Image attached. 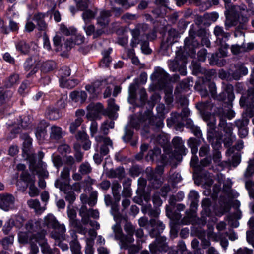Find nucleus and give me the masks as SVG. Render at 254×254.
<instances>
[{"label": "nucleus", "instance_id": "f257e3e1", "mask_svg": "<svg viewBox=\"0 0 254 254\" xmlns=\"http://www.w3.org/2000/svg\"><path fill=\"white\" fill-rule=\"evenodd\" d=\"M40 222H33L32 220L28 221L24 228L19 230L18 233V242L21 244L29 243L31 245V251L29 254H36L39 252V249L36 244L39 240V232L41 227L40 226Z\"/></svg>", "mask_w": 254, "mask_h": 254}, {"label": "nucleus", "instance_id": "f03ea898", "mask_svg": "<svg viewBox=\"0 0 254 254\" xmlns=\"http://www.w3.org/2000/svg\"><path fill=\"white\" fill-rule=\"evenodd\" d=\"M43 226L55 231L54 233L52 232L51 234V237L55 239H60L65 231L64 225L60 224L55 217L51 214H49L45 217Z\"/></svg>", "mask_w": 254, "mask_h": 254}, {"label": "nucleus", "instance_id": "7ed1b4c3", "mask_svg": "<svg viewBox=\"0 0 254 254\" xmlns=\"http://www.w3.org/2000/svg\"><path fill=\"white\" fill-rule=\"evenodd\" d=\"M29 155H33L35 157V162H33L32 163V166L34 168H33L32 169L30 168V170L33 174H39L40 176L43 177L47 176L48 173L46 171L47 165L41 160L44 156V153L41 151H39L37 154V158L35 154H29Z\"/></svg>", "mask_w": 254, "mask_h": 254}, {"label": "nucleus", "instance_id": "20e7f679", "mask_svg": "<svg viewBox=\"0 0 254 254\" xmlns=\"http://www.w3.org/2000/svg\"><path fill=\"white\" fill-rule=\"evenodd\" d=\"M15 198L11 194H0V208L8 211L14 208Z\"/></svg>", "mask_w": 254, "mask_h": 254}, {"label": "nucleus", "instance_id": "39448f33", "mask_svg": "<svg viewBox=\"0 0 254 254\" xmlns=\"http://www.w3.org/2000/svg\"><path fill=\"white\" fill-rule=\"evenodd\" d=\"M88 113L86 117L88 119L93 120L98 117L99 114L103 112V106L100 103H91L87 107Z\"/></svg>", "mask_w": 254, "mask_h": 254}, {"label": "nucleus", "instance_id": "423d86ee", "mask_svg": "<svg viewBox=\"0 0 254 254\" xmlns=\"http://www.w3.org/2000/svg\"><path fill=\"white\" fill-rule=\"evenodd\" d=\"M151 252L153 254H158L157 252L166 251L167 246L166 243V238L164 237H158L156 238L155 242L149 246Z\"/></svg>", "mask_w": 254, "mask_h": 254}, {"label": "nucleus", "instance_id": "0eeeda50", "mask_svg": "<svg viewBox=\"0 0 254 254\" xmlns=\"http://www.w3.org/2000/svg\"><path fill=\"white\" fill-rule=\"evenodd\" d=\"M208 126L207 139L210 142L212 143V146L216 149L219 148L221 146V142L220 139L215 137V123L208 122L207 123Z\"/></svg>", "mask_w": 254, "mask_h": 254}, {"label": "nucleus", "instance_id": "6e6552de", "mask_svg": "<svg viewBox=\"0 0 254 254\" xmlns=\"http://www.w3.org/2000/svg\"><path fill=\"white\" fill-rule=\"evenodd\" d=\"M95 140L98 143H103V145L100 148V153L102 156L107 155L109 152L108 146H109L111 148H112V141L108 137H104L101 135L96 136Z\"/></svg>", "mask_w": 254, "mask_h": 254}, {"label": "nucleus", "instance_id": "1a4fd4ad", "mask_svg": "<svg viewBox=\"0 0 254 254\" xmlns=\"http://www.w3.org/2000/svg\"><path fill=\"white\" fill-rule=\"evenodd\" d=\"M32 144L31 139L27 135H26V139L24 140L23 142V151L24 153V156H26V159H28L29 161V168L32 169L33 168H34L32 166L33 162H35V157L33 155H30V153H28L29 148Z\"/></svg>", "mask_w": 254, "mask_h": 254}, {"label": "nucleus", "instance_id": "9d476101", "mask_svg": "<svg viewBox=\"0 0 254 254\" xmlns=\"http://www.w3.org/2000/svg\"><path fill=\"white\" fill-rule=\"evenodd\" d=\"M125 230L128 234L127 235L125 236L127 237L126 242L128 243V248L129 249V252H131L132 248L135 249V251H137V248L133 246L131 247V244L134 242V239L133 238V235L134 233V227L130 223H127L125 226Z\"/></svg>", "mask_w": 254, "mask_h": 254}, {"label": "nucleus", "instance_id": "9b49d317", "mask_svg": "<svg viewBox=\"0 0 254 254\" xmlns=\"http://www.w3.org/2000/svg\"><path fill=\"white\" fill-rule=\"evenodd\" d=\"M113 229L115 233L116 237L120 241V245L122 248L127 249L128 243L126 242L127 239L125 235L122 234L120 225L118 223L113 226Z\"/></svg>", "mask_w": 254, "mask_h": 254}, {"label": "nucleus", "instance_id": "f8f14e48", "mask_svg": "<svg viewBox=\"0 0 254 254\" xmlns=\"http://www.w3.org/2000/svg\"><path fill=\"white\" fill-rule=\"evenodd\" d=\"M20 180L21 181H18L17 182V186L20 189L22 190L21 187V181H23L26 185V187H23V190H24L25 188L30 184L34 183L35 182V177L34 176L30 175L29 173L27 172H22V174L20 175Z\"/></svg>", "mask_w": 254, "mask_h": 254}, {"label": "nucleus", "instance_id": "ddd939ff", "mask_svg": "<svg viewBox=\"0 0 254 254\" xmlns=\"http://www.w3.org/2000/svg\"><path fill=\"white\" fill-rule=\"evenodd\" d=\"M37 45L33 42L27 44L24 41H20L16 45V49L22 53L27 54L32 50H35Z\"/></svg>", "mask_w": 254, "mask_h": 254}, {"label": "nucleus", "instance_id": "4468645a", "mask_svg": "<svg viewBox=\"0 0 254 254\" xmlns=\"http://www.w3.org/2000/svg\"><path fill=\"white\" fill-rule=\"evenodd\" d=\"M172 143L175 151L180 155H186L187 149L184 145V142L179 137H175L172 140Z\"/></svg>", "mask_w": 254, "mask_h": 254}, {"label": "nucleus", "instance_id": "2eb2a0df", "mask_svg": "<svg viewBox=\"0 0 254 254\" xmlns=\"http://www.w3.org/2000/svg\"><path fill=\"white\" fill-rule=\"evenodd\" d=\"M111 16L109 11L102 10L97 18V24L102 27H105L109 22V17Z\"/></svg>", "mask_w": 254, "mask_h": 254}, {"label": "nucleus", "instance_id": "dca6fc26", "mask_svg": "<svg viewBox=\"0 0 254 254\" xmlns=\"http://www.w3.org/2000/svg\"><path fill=\"white\" fill-rule=\"evenodd\" d=\"M72 100L75 102L82 103L87 98V94L85 91H73L70 94Z\"/></svg>", "mask_w": 254, "mask_h": 254}, {"label": "nucleus", "instance_id": "f3484780", "mask_svg": "<svg viewBox=\"0 0 254 254\" xmlns=\"http://www.w3.org/2000/svg\"><path fill=\"white\" fill-rule=\"evenodd\" d=\"M108 115L110 118L116 119L117 115L116 111L119 110V107L115 103V100L113 99H110L108 101Z\"/></svg>", "mask_w": 254, "mask_h": 254}, {"label": "nucleus", "instance_id": "a211bd4d", "mask_svg": "<svg viewBox=\"0 0 254 254\" xmlns=\"http://www.w3.org/2000/svg\"><path fill=\"white\" fill-rule=\"evenodd\" d=\"M44 235L45 233L39 235V239L35 240V241H38V244L41 246L42 251L44 254H51V250L45 240Z\"/></svg>", "mask_w": 254, "mask_h": 254}, {"label": "nucleus", "instance_id": "6ab92c4d", "mask_svg": "<svg viewBox=\"0 0 254 254\" xmlns=\"http://www.w3.org/2000/svg\"><path fill=\"white\" fill-rule=\"evenodd\" d=\"M217 99L218 100H227L229 102L232 101L234 99V95L232 92V87L231 86L228 87L225 91L220 94Z\"/></svg>", "mask_w": 254, "mask_h": 254}, {"label": "nucleus", "instance_id": "aec40b11", "mask_svg": "<svg viewBox=\"0 0 254 254\" xmlns=\"http://www.w3.org/2000/svg\"><path fill=\"white\" fill-rule=\"evenodd\" d=\"M55 186L56 188H59L61 190H63L65 192V193L66 194L65 196V199L69 201L70 202H73L75 199V196L74 193L72 191H70L69 192H67L66 190L64 189L63 184L61 182V181L57 179L55 182Z\"/></svg>", "mask_w": 254, "mask_h": 254}, {"label": "nucleus", "instance_id": "412c9836", "mask_svg": "<svg viewBox=\"0 0 254 254\" xmlns=\"http://www.w3.org/2000/svg\"><path fill=\"white\" fill-rule=\"evenodd\" d=\"M97 13V9L91 10L87 9L83 12L82 14V17L85 23L90 22L92 19L95 18V15Z\"/></svg>", "mask_w": 254, "mask_h": 254}, {"label": "nucleus", "instance_id": "4be33fe9", "mask_svg": "<svg viewBox=\"0 0 254 254\" xmlns=\"http://www.w3.org/2000/svg\"><path fill=\"white\" fill-rule=\"evenodd\" d=\"M46 127V123L45 122H42L37 127L35 131V135L38 140H41L45 137L46 135L45 129Z\"/></svg>", "mask_w": 254, "mask_h": 254}, {"label": "nucleus", "instance_id": "5701e85b", "mask_svg": "<svg viewBox=\"0 0 254 254\" xmlns=\"http://www.w3.org/2000/svg\"><path fill=\"white\" fill-rule=\"evenodd\" d=\"M32 64L33 62L31 59L28 60L24 63L25 70L27 71H29V72L27 74V77L32 76L33 74L36 73L38 70V68L36 66H33Z\"/></svg>", "mask_w": 254, "mask_h": 254}, {"label": "nucleus", "instance_id": "b1692460", "mask_svg": "<svg viewBox=\"0 0 254 254\" xmlns=\"http://www.w3.org/2000/svg\"><path fill=\"white\" fill-rule=\"evenodd\" d=\"M86 23L83 28L87 35H93L94 38L97 37L103 33V31L101 30H98L95 31V27L93 25H87Z\"/></svg>", "mask_w": 254, "mask_h": 254}, {"label": "nucleus", "instance_id": "393cba45", "mask_svg": "<svg viewBox=\"0 0 254 254\" xmlns=\"http://www.w3.org/2000/svg\"><path fill=\"white\" fill-rule=\"evenodd\" d=\"M44 15L38 14L35 15L34 20L36 22L39 30L45 31L47 28V24L44 21Z\"/></svg>", "mask_w": 254, "mask_h": 254}, {"label": "nucleus", "instance_id": "a878e982", "mask_svg": "<svg viewBox=\"0 0 254 254\" xmlns=\"http://www.w3.org/2000/svg\"><path fill=\"white\" fill-rule=\"evenodd\" d=\"M78 83V81L75 79L66 80L65 78H61L60 84L62 87L72 88L74 87Z\"/></svg>", "mask_w": 254, "mask_h": 254}, {"label": "nucleus", "instance_id": "bb28decb", "mask_svg": "<svg viewBox=\"0 0 254 254\" xmlns=\"http://www.w3.org/2000/svg\"><path fill=\"white\" fill-rule=\"evenodd\" d=\"M29 207L33 208L37 213H41L45 210L44 207L40 206L39 201L37 199H30L27 201Z\"/></svg>", "mask_w": 254, "mask_h": 254}, {"label": "nucleus", "instance_id": "cd10ccee", "mask_svg": "<svg viewBox=\"0 0 254 254\" xmlns=\"http://www.w3.org/2000/svg\"><path fill=\"white\" fill-rule=\"evenodd\" d=\"M51 131L50 136L53 139H59L61 138L63 135L61 128L58 126H52L51 128Z\"/></svg>", "mask_w": 254, "mask_h": 254}, {"label": "nucleus", "instance_id": "c85d7f7f", "mask_svg": "<svg viewBox=\"0 0 254 254\" xmlns=\"http://www.w3.org/2000/svg\"><path fill=\"white\" fill-rule=\"evenodd\" d=\"M105 84L104 82H96L93 84V85H86L85 88L90 93L96 95L99 93L100 90L97 88V87L99 85L102 86Z\"/></svg>", "mask_w": 254, "mask_h": 254}, {"label": "nucleus", "instance_id": "c756f323", "mask_svg": "<svg viewBox=\"0 0 254 254\" xmlns=\"http://www.w3.org/2000/svg\"><path fill=\"white\" fill-rule=\"evenodd\" d=\"M186 126L187 128L191 129L193 133L197 137H200L202 135L201 131L199 127L194 125L193 122L189 119L187 122Z\"/></svg>", "mask_w": 254, "mask_h": 254}, {"label": "nucleus", "instance_id": "7c9ffc66", "mask_svg": "<svg viewBox=\"0 0 254 254\" xmlns=\"http://www.w3.org/2000/svg\"><path fill=\"white\" fill-rule=\"evenodd\" d=\"M12 95L11 91L4 90V88L0 87V105L8 100L12 96Z\"/></svg>", "mask_w": 254, "mask_h": 254}, {"label": "nucleus", "instance_id": "2f4dec72", "mask_svg": "<svg viewBox=\"0 0 254 254\" xmlns=\"http://www.w3.org/2000/svg\"><path fill=\"white\" fill-rule=\"evenodd\" d=\"M19 76L18 74H11L5 80V85L7 87H11L19 82Z\"/></svg>", "mask_w": 254, "mask_h": 254}, {"label": "nucleus", "instance_id": "473e14b6", "mask_svg": "<svg viewBox=\"0 0 254 254\" xmlns=\"http://www.w3.org/2000/svg\"><path fill=\"white\" fill-rule=\"evenodd\" d=\"M47 115L51 120H56L61 116L59 110L55 108H49L47 111Z\"/></svg>", "mask_w": 254, "mask_h": 254}, {"label": "nucleus", "instance_id": "72a5a7b5", "mask_svg": "<svg viewBox=\"0 0 254 254\" xmlns=\"http://www.w3.org/2000/svg\"><path fill=\"white\" fill-rule=\"evenodd\" d=\"M77 139L84 141V144L83 145V148L85 150H88L90 148L91 142L87 139V135L84 132H79L76 136Z\"/></svg>", "mask_w": 254, "mask_h": 254}, {"label": "nucleus", "instance_id": "f704fd0d", "mask_svg": "<svg viewBox=\"0 0 254 254\" xmlns=\"http://www.w3.org/2000/svg\"><path fill=\"white\" fill-rule=\"evenodd\" d=\"M214 34L218 37V39L221 38H227L230 36V34L228 33L225 32L222 27L219 26H216L214 30Z\"/></svg>", "mask_w": 254, "mask_h": 254}, {"label": "nucleus", "instance_id": "c9c22d12", "mask_svg": "<svg viewBox=\"0 0 254 254\" xmlns=\"http://www.w3.org/2000/svg\"><path fill=\"white\" fill-rule=\"evenodd\" d=\"M114 127V122L113 121L105 122L101 127V131L104 134L108 133L109 128H113Z\"/></svg>", "mask_w": 254, "mask_h": 254}, {"label": "nucleus", "instance_id": "e433bc0d", "mask_svg": "<svg viewBox=\"0 0 254 254\" xmlns=\"http://www.w3.org/2000/svg\"><path fill=\"white\" fill-rule=\"evenodd\" d=\"M188 145L191 148L192 154H196L198 151V143L196 139L190 138L188 141Z\"/></svg>", "mask_w": 254, "mask_h": 254}, {"label": "nucleus", "instance_id": "4c0bfd02", "mask_svg": "<svg viewBox=\"0 0 254 254\" xmlns=\"http://www.w3.org/2000/svg\"><path fill=\"white\" fill-rule=\"evenodd\" d=\"M131 34L133 37L131 40V44L132 47H133L136 46L139 43L138 37L140 32L138 29H134L131 30Z\"/></svg>", "mask_w": 254, "mask_h": 254}, {"label": "nucleus", "instance_id": "58836bf2", "mask_svg": "<svg viewBox=\"0 0 254 254\" xmlns=\"http://www.w3.org/2000/svg\"><path fill=\"white\" fill-rule=\"evenodd\" d=\"M8 129L11 132L12 135L10 137L11 138H13L15 137V135L16 133L19 132L20 127L18 126L17 124L16 123H8L7 124Z\"/></svg>", "mask_w": 254, "mask_h": 254}, {"label": "nucleus", "instance_id": "ea45409f", "mask_svg": "<svg viewBox=\"0 0 254 254\" xmlns=\"http://www.w3.org/2000/svg\"><path fill=\"white\" fill-rule=\"evenodd\" d=\"M155 76L159 80H166L168 77L167 74L161 68H157L156 69Z\"/></svg>", "mask_w": 254, "mask_h": 254}, {"label": "nucleus", "instance_id": "a19ab883", "mask_svg": "<svg viewBox=\"0 0 254 254\" xmlns=\"http://www.w3.org/2000/svg\"><path fill=\"white\" fill-rule=\"evenodd\" d=\"M236 125L239 128L238 133L241 138L245 137L248 133V130L246 128L241 127L242 124L241 121H237L236 122Z\"/></svg>", "mask_w": 254, "mask_h": 254}, {"label": "nucleus", "instance_id": "79ce46f5", "mask_svg": "<svg viewBox=\"0 0 254 254\" xmlns=\"http://www.w3.org/2000/svg\"><path fill=\"white\" fill-rule=\"evenodd\" d=\"M14 225V221L13 219H9L4 224L2 231L5 234H7L12 229Z\"/></svg>", "mask_w": 254, "mask_h": 254}, {"label": "nucleus", "instance_id": "37998d69", "mask_svg": "<svg viewBox=\"0 0 254 254\" xmlns=\"http://www.w3.org/2000/svg\"><path fill=\"white\" fill-rule=\"evenodd\" d=\"M56 67L55 63L53 61H48L42 65L43 70L46 72L50 71Z\"/></svg>", "mask_w": 254, "mask_h": 254}, {"label": "nucleus", "instance_id": "c03bdc74", "mask_svg": "<svg viewBox=\"0 0 254 254\" xmlns=\"http://www.w3.org/2000/svg\"><path fill=\"white\" fill-rule=\"evenodd\" d=\"M82 118L78 117L77 119L71 123L70 126V130L71 133H73L75 132L76 129L80 126L81 123L82 122Z\"/></svg>", "mask_w": 254, "mask_h": 254}, {"label": "nucleus", "instance_id": "a18cd8bd", "mask_svg": "<svg viewBox=\"0 0 254 254\" xmlns=\"http://www.w3.org/2000/svg\"><path fill=\"white\" fill-rule=\"evenodd\" d=\"M60 30L62 33L66 35H72L76 33V29L73 27L67 28L64 25H61Z\"/></svg>", "mask_w": 254, "mask_h": 254}, {"label": "nucleus", "instance_id": "49530a36", "mask_svg": "<svg viewBox=\"0 0 254 254\" xmlns=\"http://www.w3.org/2000/svg\"><path fill=\"white\" fill-rule=\"evenodd\" d=\"M198 197L199 194L198 192L194 190L190 191L189 194V198L191 201V205L194 206L196 205V202Z\"/></svg>", "mask_w": 254, "mask_h": 254}, {"label": "nucleus", "instance_id": "de8ad7c7", "mask_svg": "<svg viewBox=\"0 0 254 254\" xmlns=\"http://www.w3.org/2000/svg\"><path fill=\"white\" fill-rule=\"evenodd\" d=\"M254 171V160L250 159L248 162V165L247 168L245 175L246 177L250 176Z\"/></svg>", "mask_w": 254, "mask_h": 254}, {"label": "nucleus", "instance_id": "09e8293b", "mask_svg": "<svg viewBox=\"0 0 254 254\" xmlns=\"http://www.w3.org/2000/svg\"><path fill=\"white\" fill-rule=\"evenodd\" d=\"M70 169L68 167H64L61 173V177L65 180V184H66L69 179Z\"/></svg>", "mask_w": 254, "mask_h": 254}, {"label": "nucleus", "instance_id": "8fccbe9b", "mask_svg": "<svg viewBox=\"0 0 254 254\" xmlns=\"http://www.w3.org/2000/svg\"><path fill=\"white\" fill-rule=\"evenodd\" d=\"M91 168L88 163H82L79 168V171L82 174H86L90 172Z\"/></svg>", "mask_w": 254, "mask_h": 254}, {"label": "nucleus", "instance_id": "3c124183", "mask_svg": "<svg viewBox=\"0 0 254 254\" xmlns=\"http://www.w3.org/2000/svg\"><path fill=\"white\" fill-rule=\"evenodd\" d=\"M110 54V52H104L103 54L104 55V58L102 59L101 63V66H108L109 64L111 62V60L110 57H109V54Z\"/></svg>", "mask_w": 254, "mask_h": 254}, {"label": "nucleus", "instance_id": "603ef678", "mask_svg": "<svg viewBox=\"0 0 254 254\" xmlns=\"http://www.w3.org/2000/svg\"><path fill=\"white\" fill-rule=\"evenodd\" d=\"M93 242L92 240H89L88 238L86 239V247L85 248L86 254H93L94 250L93 249Z\"/></svg>", "mask_w": 254, "mask_h": 254}, {"label": "nucleus", "instance_id": "864d4df0", "mask_svg": "<svg viewBox=\"0 0 254 254\" xmlns=\"http://www.w3.org/2000/svg\"><path fill=\"white\" fill-rule=\"evenodd\" d=\"M77 1V6L78 10L83 11L87 10L88 7L87 1L85 0H76Z\"/></svg>", "mask_w": 254, "mask_h": 254}, {"label": "nucleus", "instance_id": "5fc2aeb1", "mask_svg": "<svg viewBox=\"0 0 254 254\" xmlns=\"http://www.w3.org/2000/svg\"><path fill=\"white\" fill-rule=\"evenodd\" d=\"M10 219L14 221V225L16 227L20 228L22 226L24 223V219L22 217L17 216Z\"/></svg>", "mask_w": 254, "mask_h": 254}, {"label": "nucleus", "instance_id": "6e6d98bb", "mask_svg": "<svg viewBox=\"0 0 254 254\" xmlns=\"http://www.w3.org/2000/svg\"><path fill=\"white\" fill-rule=\"evenodd\" d=\"M29 185V194L31 197L37 196L39 194V190L34 186V183L30 184Z\"/></svg>", "mask_w": 254, "mask_h": 254}, {"label": "nucleus", "instance_id": "4d7b16f0", "mask_svg": "<svg viewBox=\"0 0 254 254\" xmlns=\"http://www.w3.org/2000/svg\"><path fill=\"white\" fill-rule=\"evenodd\" d=\"M136 84L133 83L130 84L128 89L129 97L130 98L134 99L136 98Z\"/></svg>", "mask_w": 254, "mask_h": 254}, {"label": "nucleus", "instance_id": "13d9d810", "mask_svg": "<svg viewBox=\"0 0 254 254\" xmlns=\"http://www.w3.org/2000/svg\"><path fill=\"white\" fill-rule=\"evenodd\" d=\"M70 249L72 253L78 254L79 252H80L81 247L78 242L74 241L71 243Z\"/></svg>", "mask_w": 254, "mask_h": 254}, {"label": "nucleus", "instance_id": "bf43d9fd", "mask_svg": "<svg viewBox=\"0 0 254 254\" xmlns=\"http://www.w3.org/2000/svg\"><path fill=\"white\" fill-rule=\"evenodd\" d=\"M14 241V236H9L4 238L2 241V244L4 247H7L10 245H12Z\"/></svg>", "mask_w": 254, "mask_h": 254}, {"label": "nucleus", "instance_id": "052dcab7", "mask_svg": "<svg viewBox=\"0 0 254 254\" xmlns=\"http://www.w3.org/2000/svg\"><path fill=\"white\" fill-rule=\"evenodd\" d=\"M161 154V149L159 148H155L151 153L150 154V158L151 160L159 159V156Z\"/></svg>", "mask_w": 254, "mask_h": 254}, {"label": "nucleus", "instance_id": "680f3d73", "mask_svg": "<svg viewBox=\"0 0 254 254\" xmlns=\"http://www.w3.org/2000/svg\"><path fill=\"white\" fill-rule=\"evenodd\" d=\"M60 74L61 76V78H64L65 77L69 76L70 75V70L68 67H63L60 71Z\"/></svg>", "mask_w": 254, "mask_h": 254}, {"label": "nucleus", "instance_id": "e2e57ef3", "mask_svg": "<svg viewBox=\"0 0 254 254\" xmlns=\"http://www.w3.org/2000/svg\"><path fill=\"white\" fill-rule=\"evenodd\" d=\"M29 84L27 81L23 82L19 88L18 92L19 93V94H20L22 95H24L25 93L26 92V90Z\"/></svg>", "mask_w": 254, "mask_h": 254}, {"label": "nucleus", "instance_id": "0e129e2a", "mask_svg": "<svg viewBox=\"0 0 254 254\" xmlns=\"http://www.w3.org/2000/svg\"><path fill=\"white\" fill-rule=\"evenodd\" d=\"M97 123L95 121L92 122L90 127V133L92 136H94V135L97 133Z\"/></svg>", "mask_w": 254, "mask_h": 254}, {"label": "nucleus", "instance_id": "69168bd1", "mask_svg": "<svg viewBox=\"0 0 254 254\" xmlns=\"http://www.w3.org/2000/svg\"><path fill=\"white\" fill-rule=\"evenodd\" d=\"M75 42L73 41L72 38H69L66 40L64 44V47L66 50H69L75 45Z\"/></svg>", "mask_w": 254, "mask_h": 254}, {"label": "nucleus", "instance_id": "338daca9", "mask_svg": "<svg viewBox=\"0 0 254 254\" xmlns=\"http://www.w3.org/2000/svg\"><path fill=\"white\" fill-rule=\"evenodd\" d=\"M141 49L142 52L145 54H149L151 51V49L149 48L147 42H144L141 44Z\"/></svg>", "mask_w": 254, "mask_h": 254}, {"label": "nucleus", "instance_id": "774afa93", "mask_svg": "<svg viewBox=\"0 0 254 254\" xmlns=\"http://www.w3.org/2000/svg\"><path fill=\"white\" fill-rule=\"evenodd\" d=\"M209 91H210L211 96L214 98L217 97L216 95V85L214 83L211 82L209 83Z\"/></svg>", "mask_w": 254, "mask_h": 254}]
</instances>
